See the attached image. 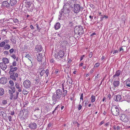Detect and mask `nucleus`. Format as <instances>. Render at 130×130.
I'll list each match as a JSON object with an SVG mask.
<instances>
[{"mask_svg":"<svg viewBox=\"0 0 130 130\" xmlns=\"http://www.w3.org/2000/svg\"><path fill=\"white\" fill-rule=\"evenodd\" d=\"M37 111H38L39 112V113H40L41 112L40 111L39 109L38 108H37L35 110V112H36Z\"/></svg>","mask_w":130,"mask_h":130,"instance_id":"6e6d98bb","label":"nucleus"},{"mask_svg":"<svg viewBox=\"0 0 130 130\" xmlns=\"http://www.w3.org/2000/svg\"><path fill=\"white\" fill-rule=\"evenodd\" d=\"M17 3V0H10L9 4L11 6H14Z\"/></svg>","mask_w":130,"mask_h":130,"instance_id":"412c9836","label":"nucleus"},{"mask_svg":"<svg viewBox=\"0 0 130 130\" xmlns=\"http://www.w3.org/2000/svg\"><path fill=\"white\" fill-rule=\"evenodd\" d=\"M35 50L37 52H40L42 50V48L41 45H37L35 47Z\"/></svg>","mask_w":130,"mask_h":130,"instance_id":"ddd939ff","label":"nucleus"},{"mask_svg":"<svg viewBox=\"0 0 130 130\" xmlns=\"http://www.w3.org/2000/svg\"><path fill=\"white\" fill-rule=\"evenodd\" d=\"M111 95L109 94H108V96L107 98V99L108 100H110L111 99Z\"/></svg>","mask_w":130,"mask_h":130,"instance_id":"603ef678","label":"nucleus"},{"mask_svg":"<svg viewBox=\"0 0 130 130\" xmlns=\"http://www.w3.org/2000/svg\"><path fill=\"white\" fill-rule=\"evenodd\" d=\"M35 84H37L40 82V79L39 76H38V77H37L36 79H34V80Z\"/></svg>","mask_w":130,"mask_h":130,"instance_id":"c85d7f7f","label":"nucleus"},{"mask_svg":"<svg viewBox=\"0 0 130 130\" xmlns=\"http://www.w3.org/2000/svg\"><path fill=\"white\" fill-rule=\"evenodd\" d=\"M7 79L5 77H2L0 79V83L2 84H6L7 83Z\"/></svg>","mask_w":130,"mask_h":130,"instance_id":"2eb2a0df","label":"nucleus"},{"mask_svg":"<svg viewBox=\"0 0 130 130\" xmlns=\"http://www.w3.org/2000/svg\"><path fill=\"white\" fill-rule=\"evenodd\" d=\"M118 51L117 50H115L114 51L113 54H114L117 53H118Z\"/></svg>","mask_w":130,"mask_h":130,"instance_id":"e2e57ef3","label":"nucleus"},{"mask_svg":"<svg viewBox=\"0 0 130 130\" xmlns=\"http://www.w3.org/2000/svg\"><path fill=\"white\" fill-rule=\"evenodd\" d=\"M10 88L12 90H13V89H15V87L13 86H11Z\"/></svg>","mask_w":130,"mask_h":130,"instance_id":"0e129e2a","label":"nucleus"},{"mask_svg":"<svg viewBox=\"0 0 130 130\" xmlns=\"http://www.w3.org/2000/svg\"><path fill=\"white\" fill-rule=\"evenodd\" d=\"M4 41L5 42V43H6L7 44H8L9 42V40H5Z\"/></svg>","mask_w":130,"mask_h":130,"instance_id":"774afa93","label":"nucleus"},{"mask_svg":"<svg viewBox=\"0 0 130 130\" xmlns=\"http://www.w3.org/2000/svg\"><path fill=\"white\" fill-rule=\"evenodd\" d=\"M7 100H3L2 101V103L4 105H6L7 103Z\"/></svg>","mask_w":130,"mask_h":130,"instance_id":"e433bc0d","label":"nucleus"},{"mask_svg":"<svg viewBox=\"0 0 130 130\" xmlns=\"http://www.w3.org/2000/svg\"><path fill=\"white\" fill-rule=\"evenodd\" d=\"M11 57L12 58H13L14 59H15L16 58L15 55L14 54H12V55L11 56Z\"/></svg>","mask_w":130,"mask_h":130,"instance_id":"a18cd8bd","label":"nucleus"},{"mask_svg":"<svg viewBox=\"0 0 130 130\" xmlns=\"http://www.w3.org/2000/svg\"><path fill=\"white\" fill-rule=\"evenodd\" d=\"M120 120L125 122H127L129 121L127 117L124 114H122L120 117Z\"/></svg>","mask_w":130,"mask_h":130,"instance_id":"9d476101","label":"nucleus"},{"mask_svg":"<svg viewBox=\"0 0 130 130\" xmlns=\"http://www.w3.org/2000/svg\"><path fill=\"white\" fill-rule=\"evenodd\" d=\"M60 27V25L59 23H57L54 25V28L56 30L58 29Z\"/></svg>","mask_w":130,"mask_h":130,"instance_id":"b1692460","label":"nucleus"},{"mask_svg":"<svg viewBox=\"0 0 130 130\" xmlns=\"http://www.w3.org/2000/svg\"><path fill=\"white\" fill-rule=\"evenodd\" d=\"M60 14L59 15V18L58 19H59L60 20L62 18H64V17L66 15H65V14L63 13V11H62V10H61V11H60L59 12Z\"/></svg>","mask_w":130,"mask_h":130,"instance_id":"aec40b11","label":"nucleus"},{"mask_svg":"<svg viewBox=\"0 0 130 130\" xmlns=\"http://www.w3.org/2000/svg\"><path fill=\"white\" fill-rule=\"evenodd\" d=\"M91 102L93 103L94 102L95 100V96L94 95H92L91 96Z\"/></svg>","mask_w":130,"mask_h":130,"instance_id":"2f4dec72","label":"nucleus"},{"mask_svg":"<svg viewBox=\"0 0 130 130\" xmlns=\"http://www.w3.org/2000/svg\"><path fill=\"white\" fill-rule=\"evenodd\" d=\"M23 92L24 94H27L28 93V92L25 90H23Z\"/></svg>","mask_w":130,"mask_h":130,"instance_id":"09e8293b","label":"nucleus"},{"mask_svg":"<svg viewBox=\"0 0 130 130\" xmlns=\"http://www.w3.org/2000/svg\"><path fill=\"white\" fill-rule=\"evenodd\" d=\"M90 6L93 9L95 7L92 4H90Z\"/></svg>","mask_w":130,"mask_h":130,"instance_id":"bf43d9fd","label":"nucleus"},{"mask_svg":"<svg viewBox=\"0 0 130 130\" xmlns=\"http://www.w3.org/2000/svg\"><path fill=\"white\" fill-rule=\"evenodd\" d=\"M9 68L10 69L9 73L15 72L18 69V67H12V66H9Z\"/></svg>","mask_w":130,"mask_h":130,"instance_id":"4468645a","label":"nucleus"},{"mask_svg":"<svg viewBox=\"0 0 130 130\" xmlns=\"http://www.w3.org/2000/svg\"><path fill=\"white\" fill-rule=\"evenodd\" d=\"M119 110L118 107L116 105L113 106L111 108V112L112 114L115 116H117L119 114Z\"/></svg>","mask_w":130,"mask_h":130,"instance_id":"f03ea898","label":"nucleus"},{"mask_svg":"<svg viewBox=\"0 0 130 130\" xmlns=\"http://www.w3.org/2000/svg\"><path fill=\"white\" fill-rule=\"evenodd\" d=\"M13 21L14 23H17L19 22V20L17 19H14Z\"/></svg>","mask_w":130,"mask_h":130,"instance_id":"3c124183","label":"nucleus"},{"mask_svg":"<svg viewBox=\"0 0 130 130\" xmlns=\"http://www.w3.org/2000/svg\"><path fill=\"white\" fill-rule=\"evenodd\" d=\"M31 85V82L29 80H26L23 82V86L26 89H30Z\"/></svg>","mask_w":130,"mask_h":130,"instance_id":"423d86ee","label":"nucleus"},{"mask_svg":"<svg viewBox=\"0 0 130 130\" xmlns=\"http://www.w3.org/2000/svg\"><path fill=\"white\" fill-rule=\"evenodd\" d=\"M122 73V71L120 70H117L115 74L113 76V79H114V78L117 79V77L118 79H119L118 77Z\"/></svg>","mask_w":130,"mask_h":130,"instance_id":"9b49d317","label":"nucleus"},{"mask_svg":"<svg viewBox=\"0 0 130 130\" xmlns=\"http://www.w3.org/2000/svg\"><path fill=\"white\" fill-rule=\"evenodd\" d=\"M36 27L37 29L39 30H40L41 28L40 27H39L38 24H36Z\"/></svg>","mask_w":130,"mask_h":130,"instance_id":"8fccbe9b","label":"nucleus"},{"mask_svg":"<svg viewBox=\"0 0 130 130\" xmlns=\"http://www.w3.org/2000/svg\"><path fill=\"white\" fill-rule=\"evenodd\" d=\"M92 52H90L89 54V58H91L92 57Z\"/></svg>","mask_w":130,"mask_h":130,"instance_id":"680f3d73","label":"nucleus"},{"mask_svg":"<svg viewBox=\"0 0 130 130\" xmlns=\"http://www.w3.org/2000/svg\"><path fill=\"white\" fill-rule=\"evenodd\" d=\"M5 41H3L0 43V46L1 47H4L5 45Z\"/></svg>","mask_w":130,"mask_h":130,"instance_id":"c9c22d12","label":"nucleus"},{"mask_svg":"<svg viewBox=\"0 0 130 130\" xmlns=\"http://www.w3.org/2000/svg\"><path fill=\"white\" fill-rule=\"evenodd\" d=\"M33 5L32 4H30V5L27 6L26 7L28 8V10L30 11H32L33 9Z\"/></svg>","mask_w":130,"mask_h":130,"instance_id":"393cba45","label":"nucleus"},{"mask_svg":"<svg viewBox=\"0 0 130 130\" xmlns=\"http://www.w3.org/2000/svg\"><path fill=\"white\" fill-rule=\"evenodd\" d=\"M74 32L76 34L80 36L84 33L83 28L81 26L76 27L75 28Z\"/></svg>","mask_w":130,"mask_h":130,"instance_id":"7ed1b4c3","label":"nucleus"},{"mask_svg":"<svg viewBox=\"0 0 130 130\" xmlns=\"http://www.w3.org/2000/svg\"><path fill=\"white\" fill-rule=\"evenodd\" d=\"M11 118H12V117L11 116H9L8 117V120H9V121L10 122L11 121V120H12Z\"/></svg>","mask_w":130,"mask_h":130,"instance_id":"13d9d810","label":"nucleus"},{"mask_svg":"<svg viewBox=\"0 0 130 130\" xmlns=\"http://www.w3.org/2000/svg\"><path fill=\"white\" fill-rule=\"evenodd\" d=\"M58 53L59 55L60 56L61 58H62V57H63L64 55V51H59Z\"/></svg>","mask_w":130,"mask_h":130,"instance_id":"a878e982","label":"nucleus"},{"mask_svg":"<svg viewBox=\"0 0 130 130\" xmlns=\"http://www.w3.org/2000/svg\"><path fill=\"white\" fill-rule=\"evenodd\" d=\"M124 51L123 48V47H121L120 48V51L122 52H123Z\"/></svg>","mask_w":130,"mask_h":130,"instance_id":"4d7b16f0","label":"nucleus"},{"mask_svg":"<svg viewBox=\"0 0 130 130\" xmlns=\"http://www.w3.org/2000/svg\"><path fill=\"white\" fill-rule=\"evenodd\" d=\"M46 75V76L47 77L48 75L49 72H48V69H47L45 71V73Z\"/></svg>","mask_w":130,"mask_h":130,"instance_id":"49530a36","label":"nucleus"},{"mask_svg":"<svg viewBox=\"0 0 130 130\" xmlns=\"http://www.w3.org/2000/svg\"><path fill=\"white\" fill-rule=\"evenodd\" d=\"M74 5L73 11L76 14H77L81 10H82V8H81V7L79 4H74Z\"/></svg>","mask_w":130,"mask_h":130,"instance_id":"39448f33","label":"nucleus"},{"mask_svg":"<svg viewBox=\"0 0 130 130\" xmlns=\"http://www.w3.org/2000/svg\"><path fill=\"white\" fill-rule=\"evenodd\" d=\"M14 51V50L13 48H11L9 50V52L10 53V54H12V53H13V52Z\"/></svg>","mask_w":130,"mask_h":130,"instance_id":"de8ad7c7","label":"nucleus"},{"mask_svg":"<svg viewBox=\"0 0 130 130\" xmlns=\"http://www.w3.org/2000/svg\"><path fill=\"white\" fill-rule=\"evenodd\" d=\"M10 95V99L11 100L13 99V96H14V94H13V93H11Z\"/></svg>","mask_w":130,"mask_h":130,"instance_id":"58836bf2","label":"nucleus"},{"mask_svg":"<svg viewBox=\"0 0 130 130\" xmlns=\"http://www.w3.org/2000/svg\"><path fill=\"white\" fill-rule=\"evenodd\" d=\"M15 84L16 88L18 89V91L19 92H21L22 89V86L21 84L19 85V84L16 82L15 83Z\"/></svg>","mask_w":130,"mask_h":130,"instance_id":"f8f14e48","label":"nucleus"},{"mask_svg":"<svg viewBox=\"0 0 130 130\" xmlns=\"http://www.w3.org/2000/svg\"><path fill=\"white\" fill-rule=\"evenodd\" d=\"M31 3L30 2H26V7L27 6L30 5V4H31Z\"/></svg>","mask_w":130,"mask_h":130,"instance_id":"864d4df0","label":"nucleus"},{"mask_svg":"<svg viewBox=\"0 0 130 130\" xmlns=\"http://www.w3.org/2000/svg\"><path fill=\"white\" fill-rule=\"evenodd\" d=\"M19 94V92L17 91L16 92V94L14 95V96H13L14 100H16L17 99L18 96Z\"/></svg>","mask_w":130,"mask_h":130,"instance_id":"7c9ffc66","label":"nucleus"},{"mask_svg":"<svg viewBox=\"0 0 130 130\" xmlns=\"http://www.w3.org/2000/svg\"><path fill=\"white\" fill-rule=\"evenodd\" d=\"M25 57L27 58H28V59H29V60L31 61V60L30 59H29V58H30L31 57L30 55V54H27L26 55Z\"/></svg>","mask_w":130,"mask_h":130,"instance_id":"c03bdc74","label":"nucleus"},{"mask_svg":"<svg viewBox=\"0 0 130 130\" xmlns=\"http://www.w3.org/2000/svg\"><path fill=\"white\" fill-rule=\"evenodd\" d=\"M17 62L15 60H14L12 63V64L10 65V66H12V67H15L17 66Z\"/></svg>","mask_w":130,"mask_h":130,"instance_id":"473e14b6","label":"nucleus"},{"mask_svg":"<svg viewBox=\"0 0 130 130\" xmlns=\"http://www.w3.org/2000/svg\"><path fill=\"white\" fill-rule=\"evenodd\" d=\"M9 73L10 75V78L13 80L16 81V78H17L18 76V73L15 72Z\"/></svg>","mask_w":130,"mask_h":130,"instance_id":"0eeeda50","label":"nucleus"},{"mask_svg":"<svg viewBox=\"0 0 130 130\" xmlns=\"http://www.w3.org/2000/svg\"><path fill=\"white\" fill-rule=\"evenodd\" d=\"M44 120V119H39L37 121V124L39 125H42L43 124Z\"/></svg>","mask_w":130,"mask_h":130,"instance_id":"4be33fe9","label":"nucleus"},{"mask_svg":"<svg viewBox=\"0 0 130 130\" xmlns=\"http://www.w3.org/2000/svg\"><path fill=\"white\" fill-rule=\"evenodd\" d=\"M59 70L58 69H57L55 70V74H57Z\"/></svg>","mask_w":130,"mask_h":130,"instance_id":"69168bd1","label":"nucleus"},{"mask_svg":"<svg viewBox=\"0 0 130 130\" xmlns=\"http://www.w3.org/2000/svg\"><path fill=\"white\" fill-rule=\"evenodd\" d=\"M59 53H56L55 54L54 56L56 58V59H59L61 58L60 56L59 55Z\"/></svg>","mask_w":130,"mask_h":130,"instance_id":"72a5a7b5","label":"nucleus"},{"mask_svg":"<svg viewBox=\"0 0 130 130\" xmlns=\"http://www.w3.org/2000/svg\"><path fill=\"white\" fill-rule=\"evenodd\" d=\"M80 101L81 102V100H82L83 101V93H81L80 94Z\"/></svg>","mask_w":130,"mask_h":130,"instance_id":"79ce46f5","label":"nucleus"},{"mask_svg":"<svg viewBox=\"0 0 130 130\" xmlns=\"http://www.w3.org/2000/svg\"><path fill=\"white\" fill-rule=\"evenodd\" d=\"M0 68L3 70H5L7 68L6 64L3 62L0 63Z\"/></svg>","mask_w":130,"mask_h":130,"instance_id":"f3484780","label":"nucleus"},{"mask_svg":"<svg viewBox=\"0 0 130 130\" xmlns=\"http://www.w3.org/2000/svg\"><path fill=\"white\" fill-rule=\"evenodd\" d=\"M99 63H96L95 64V66L96 67H98V66H99Z\"/></svg>","mask_w":130,"mask_h":130,"instance_id":"338daca9","label":"nucleus"},{"mask_svg":"<svg viewBox=\"0 0 130 130\" xmlns=\"http://www.w3.org/2000/svg\"><path fill=\"white\" fill-rule=\"evenodd\" d=\"M4 53L6 55H8L9 54V52L8 51H5L4 52Z\"/></svg>","mask_w":130,"mask_h":130,"instance_id":"5fc2aeb1","label":"nucleus"},{"mask_svg":"<svg viewBox=\"0 0 130 130\" xmlns=\"http://www.w3.org/2000/svg\"><path fill=\"white\" fill-rule=\"evenodd\" d=\"M29 127L30 128L35 129L37 128V125L35 123H31L29 124Z\"/></svg>","mask_w":130,"mask_h":130,"instance_id":"dca6fc26","label":"nucleus"},{"mask_svg":"<svg viewBox=\"0 0 130 130\" xmlns=\"http://www.w3.org/2000/svg\"><path fill=\"white\" fill-rule=\"evenodd\" d=\"M114 99V100L116 102H122L123 101L121 95L119 94L115 95Z\"/></svg>","mask_w":130,"mask_h":130,"instance_id":"1a4fd4ad","label":"nucleus"},{"mask_svg":"<svg viewBox=\"0 0 130 130\" xmlns=\"http://www.w3.org/2000/svg\"><path fill=\"white\" fill-rule=\"evenodd\" d=\"M9 83L11 86H14V83L13 81L12 80H10L9 81Z\"/></svg>","mask_w":130,"mask_h":130,"instance_id":"ea45409f","label":"nucleus"},{"mask_svg":"<svg viewBox=\"0 0 130 130\" xmlns=\"http://www.w3.org/2000/svg\"><path fill=\"white\" fill-rule=\"evenodd\" d=\"M62 90L63 93L61 89H58L54 93V94L52 96V100L53 101V104H55L56 102H58V100H60L61 97L63 96V97H65L67 95V91L66 90H64V88L63 86H62Z\"/></svg>","mask_w":130,"mask_h":130,"instance_id":"f257e3e1","label":"nucleus"},{"mask_svg":"<svg viewBox=\"0 0 130 130\" xmlns=\"http://www.w3.org/2000/svg\"><path fill=\"white\" fill-rule=\"evenodd\" d=\"M2 61L3 63H5L6 64L8 63L9 62V60L8 59L6 58H3L2 59Z\"/></svg>","mask_w":130,"mask_h":130,"instance_id":"5701e85b","label":"nucleus"},{"mask_svg":"<svg viewBox=\"0 0 130 130\" xmlns=\"http://www.w3.org/2000/svg\"><path fill=\"white\" fill-rule=\"evenodd\" d=\"M37 60L39 62H41L43 58L42 54L41 53H39L37 55Z\"/></svg>","mask_w":130,"mask_h":130,"instance_id":"a211bd4d","label":"nucleus"},{"mask_svg":"<svg viewBox=\"0 0 130 130\" xmlns=\"http://www.w3.org/2000/svg\"><path fill=\"white\" fill-rule=\"evenodd\" d=\"M45 71L44 70H42V71H41V72L40 73V76H42L45 73Z\"/></svg>","mask_w":130,"mask_h":130,"instance_id":"a19ab883","label":"nucleus"},{"mask_svg":"<svg viewBox=\"0 0 130 130\" xmlns=\"http://www.w3.org/2000/svg\"><path fill=\"white\" fill-rule=\"evenodd\" d=\"M71 2H70V1L69 2V3H66L64 5L63 7V8L62 10V11H63V13H64L65 15L67 13H69L70 12L69 8L70 7L72 6V5H70V3H71Z\"/></svg>","mask_w":130,"mask_h":130,"instance_id":"20e7f679","label":"nucleus"},{"mask_svg":"<svg viewBox=\"0 0 130 130\" xmlns=\"http://www.w3.org/2000/svg\"><path fill=\"white\" fill-rule=\"evenodd\" d=\"M4 93V90L3 88H0V96L3 95Z\"/></svg>","mask_w":130,"mask_h":130,"instance_id":"cd10ccee","label":"nucleus"},{"mask_svg":"<svg viewBox=\"0 0 130 130\" xmlns=\"http://www.w3.org/2000/svg\"><path fill=\"white\" fill-rule=\"evenodd\" d=\"M69 83L70 84H72L73 82V80L72 79L70 78L69 79Z\"/></svg>","mask_w":130,"mask_h":130,"instance_id":"37998d69","label":"nucleus"},{"mask_svg":"<svg viewBox=\"0 0 130 130\" xmlns=\"http://www.w3.org/2000/svg\"><path fill=\"white\" fill-rule=\"evenodd\" d=\"M115 81L113 83V85L115 87H117L119 86L120 84V82L118 80H116V79H114Z\"/></svg>","mask_w":130,"mask_h":130,"instance_id":"6ab92c4d","label":"nucleus"},{"mask_svg":"<svg viewBox=\"0 0 130 130\" xmlns=\"http://www.w3.org/2000/svg\"><path fill=\"white\" fill-rule=\"evenodd\" d=\"M10 5L7 1H3L2 3L1 7L8 9L10 8Z\"/></svg>","mask_w":130,"mask_h":130,"instance_id":"6e6552de","label":"nucleus"},{"mask_svg":"<svg viewBox=\"0 0 130 130\" xmlns=\"http://www.w3.org/2000/svg\"><path fill=\"white\" fill-rule=\"evenodd\" d=\"M125 84L126 86L129 87L130 89V79L127 80L125 82Z\"/></svg>","mask_w":130,"mask_h":130,"instance_id":"c756f323","label":"nucleus"},{"mask_svg":"<svg viewBox=\"0 0 130 130\" xmlns=\"http://www.w3.org/2000/svg\"><path fill=\"white\" fill-rule=\"evenodd\" d=\"M85 102V106H86L88 103V101L87 99H86L84 101H83V103Z\"/></svg>","mask_w":130,"mask_h":130,"instance_id":"4c0bfd02","label":"nucleus"},{"mask_svg":"<svg viewBox=\"0 0 130 130\" xmlns=\"http://www.w3.org/2000/svg\"><path fill=\"white\" fill-rule=\"evenodd\" d=\"M60 105H58L57 106L55 107V109L53 111V112H52V114H54V113L55 112V111L56 110H58V108H60Z\"/></svg>","mask_w":130,"mask_h":130,"instance_id":"f704fd0d","label":"nucleus"},{"mask_svg":"<svg viewBox=\"0 0 130 130\" xmlns=\"http://www.w3.org/2000/svg\"><path fill=\"white\" fill-rule=\"evenodd\" d=\"M82 106L81 105L79 104L78 106V109L80 110L82 108Z\"/></svg>","mask_w":130,"mask_h":130,"instance_id":"052dcab7","label":"nucleus"},{"mask_svg":"<svg viewBox=\"0 0 130 130\" xmlns=\"http://www.w3.org/2000/svg\"><path fill=\"white\" fill-rule=\"evenodd\" d=\"M10 45L8 44L5 45L4 47V49L5 50H8L10 49Z\"/></svg>","mask_w":130,"mask_h":130,"instance_id":"bb28decb","label":"nucleus"}]
</instances>
